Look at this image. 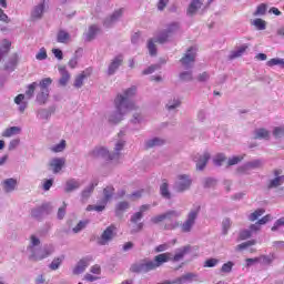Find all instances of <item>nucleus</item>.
Segmentation results:
<instances>
[{"label": "nucleus", "instance_id": "obj_54", "mask_svg": "<svg viewBox=\"0 0 284 284\" xmlns=\"http://www.w3.org/2000/svg\"><path fill=\"white\" fill-rule=\"evenodd\" d=\"M252 26H255L256 30H265L267 28V23L261 18L253 20Z\"/></svg>", "mask_w": 284, "mask_h": 284}, {"label": "nucleus", "instance_id": "obj_22", "mask_svg": "<svg viewBox=\"0 0 284 284\" xmlns=\"http://www.w3.org/2000/svg\"><path fill=\"white\" fill-rule=\"evenodd\" d=\"M99 185V180H94L90 186H87L82 192H81V201L82 203H85L90 196H92V192H94V187Z\"/></svg>", "mask_w": 284, "mask_h": 284}, {"label": "nucleus", "instance_id": "obj_20", "mask_svg": "<svg viewBox=\"0 0 284 284\" xmlns=\"http://www.w3.org/2000/svg\"><path fill=\"white\" fill-rule=\"evenodd\" d=\"M90 261H92V257H84L78 262L75 267L73 268V274L79 275L83 274L85 272V267L90 265Z\"/></svg>", "mask_w": 284, "mask_h": 284}, {"label": "nucleus", "instance_id": "obj_4", "mask_svg": "<svg viewBox=\"0 0 284 284\" xmlns=\"http://www.w3.org/2000/svg\"><path fill=\"white\" fill-rule=\"evenodd\" d=\"M192 187V178L187 174H180L173 185V190L179 193L187 192Z\"/></svg>", "mask_w": 284, "mask_h": 284}, {"label": "nucleus", "instance_id": "obj_61", "mask_svg": "<svg viewBox=\"0 0 284 284\" xmlns=\"http://www.w3.org/2000/svg\"><path fill=\"white\" fill-rule=\"evenodd\" d=\"M232 267H234V262L229 261L222 265L221 272L224 274H230V272H232Z\"/></svg>", "mask_w": 284, "mask_h": 284}, {"label": "nucleus", "instance_id": "obj_36", "mask_svg": "<svg viewBox=\"0 0 284 284\" xmlns=\"http://www.w3.org/2000/svg\"><path fill=\"white\" fill-rule=\"evenodd\" d=\"M284 183V175L274 178L273 180H270L267 184L268 190H274V187H280V185H283Z\"/></svg>", "mask_w": 284, "mask_h": 284}, {"label": "nucleus", "instance_id": "obj_33", "mask_svg": "<svg viewBox=\"0 0 284 284\" xmlns=\"http://www.w3.org/2000/svg\"><path fill=\"white\" fill-rule=\"evenodd\" d=\"M90 77V72L82 71L79 75L75 77V80L73 82V85L79 89L83 88V81Z\"/></svg>", "mask_w": 284, "mask_h": 284}, {"label": "nucleus", "instance_id": "obj_7", "mask_svg": "<svg viewBox=\"0 0 284 284\" xmlns=\"http://www.w3.org/2000/svg\"><path fill=\"white\" fill-rule=\"evenodd\" d=\"M136 95V87H130L129 89H125L123 94H118L115 99H123L124 101V105H131V108H129V110H136V104H134L133 101H131L132 97Z\"/></svg>", "mask_w": 284, "mask_h": 284}, {"label": "nucleus", "instance_id": "obj_42", "mask_svg": "<svg viewBox=\"0 0 284 284\" xmlns=\"http://www.w3.org/2000/svg\"><path fill=\"white\" fill-rule=\"evenodd\" d=\"M14 134H21V128H19V126L8 128L2 133V136H6L7 139H10V136H14Z\"/></svg>", "mask_w": 284, "mask_h": 284}, {"label": "nucleus", "instance_id": "obj_14", "mask_svg": "<svg viewBox=\"0 0 284 284\" xmlns=\"http://www.w3.org/2000/svg\"><path fill=\"white\" fill-rule=\"evenodd\" d=\"M81 185H83V182H81V180L69 179L64 184V192L67 194L77 192V190H79L81 187Z\"/></svg>", "mask_w": 284, "mask_h": 284}, {"label": "nucleus", "instance_id": "obj_35", "mask_svg": "<svg viewBox=\"0 0 284 284\" xmlns=\"http://www.w3.org/2000/svg\"><path fill=\"white\" fill-rule=\"evenodd\" d=\"M70 41V33L63 29L58 31L57 42L58 43H68Z\"/></svg>", "mask_w": 284, "mask_h": 284}, {"label": "nucleus", "instance_id": "obj_63", "mask_svg": "<svg viewBox=\"0 0 284 284\" xmlns=\"http://www.w3.org/2000/svg\"><path fill=\"white\" fill-rule=\"evenodd\" d=\"M181 81H192L194 79L192 71H183L180 73Z\"/></svg>", "mask_w": 284, "mask_h": 284}, {"label": "nucleus", "instance_id": "obj_19", "mask_svg": "<svg viewBox=\"0 0 284 284\" xmlns=\"http://www.w3.org/2000/svg\"><path fill=\"white\" fill-rule=\"evenodd\" d=\"M125 148V141L120 140L115 143L114 152L111 153L110 161H119L121 159V152Z\"/></svg>", "mask_w": 284, "mask_h": 284}, {"label": "nucleus", "instance_id": "obj_21", "mask_svg": "<svg viewBox=\"0 0 284 284\" xmlns=\"http://www.w3.org/2000/svg\"><path fill=\"white\" fill-rule=\"evenodd\" d=\"M122 14H123V9L116 10L115 12L112 13L111 17H109L104 20L103 26L105 28H112V26H114V23H116V21H119V19H121Z\"/></svg>", "mask_w": 284, "mask_h": 284}, {"label": "nucleus", "instance_id": "obj_17", "mask_svg": "<svg viewBox=\"0 0 284 284\" xmlns=\"http://www.w3.org/2000/svg\"><path fill=\"white\" fill-rule=\"evenodd\" d=\"M210 153L205 152L203 155H195L194 161L196 162V170L203 171L210 161Z\"/></svg>", "mask_w": 284, "mask_h": 284}, {"label": "nucleus", "instance_id": "obj_25", "mask_svg": "<svg viewBox=\"0 0 284 284\" xmlns=\"http://www.w3.org/2000/svg\"><path fill=\"white\" fill-rule=\"evenodd\" d=\"M58 70L61 74V78L59 79V85L65 88V85H68V82L70 81V72H68V69L65 67H59Z\"/></svg>", "mask_w": 284, "mask_h": 284}, {"label": "nucleus", "instance_id": "obj_64", "mask_svg": "<svg viewBox=\"0 0 284 284\" xmlns=\"http://www.w3.org/2000/svg\"><path fill=\"white\" fill-rule=\"evenodd\" d=\"M216 185V180L213 178H206L203 181V187H214Z\"/></svg>", "mask_w": 284, "mask_h": 284}, {"label": "nucleus", "instance_id": "obj_6", "mask_svg": "<svg viewBox=\"0 0 284 284\" xmlns=\"http://www.w3.org/2000/svg\"><path fill=\"white\" fill-rule=\"evenodd\" d=\"M196 219H199V209L190 211L186 220L181 225V230L184 234L192 232V227L196 224Z\"/></svg>", "mask_w": 284, "mask_h": 284}, {"label": "nucleus", "instance_id": "obj_49", "mask_svg": "<svg viewBox=\"0 0 284 284\" xmlns=\"http://www.w3.org/2000/svg\"><path fill=\"white\" fill-rule=\"evenodd\" d=\"M252 245H256V241L250 240V241L243 242V243L239 244L235 247V250H236V252H243V250H247V247H252Z\"/></svg>", "mask_w": 284, "mask_h": 284}, {"label": "nucleus", "instance_id": "obj_24", "mask_svg": "<svg viewBox=\"0 0 284 284\" xmlns=\"http://www.w3.org/2000/svg\"><path fill=\"white\" fill-rule=\"evenodd\" d=\"M99 34V27L97 24H92L89 27L88 32L84 33V41L90 43V41H94L97 39V36Z\"/></svg>", "mask_w": 284, "mask_h": 284}, {"label": "nucleus", "instance_id": "obj_47", "mask_svg": "<svg viewBox=\"0 0 284 284\" xmlns=\"http://www.w3.org/2000/svg\"><path fill=\"white\" fill-rule=\"evenodd\" d=\"M170 36L166 30L160 32L155 38V43H168Z\"/></svg>", "mask_w": 284, "mask_h": 284}, {"label": "nucleus", "instance_id": "obj_51", "mask_svg": "<svg viewBox=\"0 0 284 284\" xmlns=\"http://www.w3.org/2000/svg\"><path fill=\"white\" fill-rule=\"evenodd\" d=\"M266 65H268V68H274V65H281L282 68H284V59L273 58L266 62Z\"/></svg>", "mask_w": 284, "mask_h": 284}, {"label": "nucleus", "instance_id": "obj_12", "mask_svg": "<svg viewBox=\"0 0 284 284\" xmlns=\"http://www.w3.org/2000/svg\"><path fill=\"white\" fill-rule=\"evenodd\" d=\"M123 65V55H116L108 67L106 74L112 77L116 74V70Z\"/></svg>", "mask_w": 284, "mask_h": 284}, {"label": "nucleus", "instance_id": "obj_27", "mask_svg": "<svg viewBox=\"0 0 284 284\" xmlns=\"http://www.w3.org/2000/svg\"><path fill=\"white\" fill-rule=\"evenodd\" d=\"M45 10V3L42 2L41 4H38L33 8L31 11V19L32 21H37L43 17V11Z\"/></svg>", "mask_w": 284, "mask_h": 284}, {"label": "nucleus", "instance_id": "obj_43", "mask_svg": "<svg viewBox=\"0 0 284 284\" xmlns=\"http://www.w3.org/2000/svg\"><path fill=\"white\" fill-rule=\"evenodd\" d=\"M37 116H38V119H41L42 121H50L52 113L48 109H39L37 111Z\"/></svg>", "mask_w": 284, "mask_h": 284}, {"label": "nucleus", "instance_id": "obj_39", "mask_svg": "<svg viewBox=\"0 0 284 284\" xmlns=\"http://www.w3.org/2000/svg\"><path fill=\"white\" fill-rule=\"evenodd\" d=\"M163 143H165V141H163L161 138H153L145 142V148L150 150V148H159V145H163Z\"/></svg>", "mask_w": 284, "mask_h": 284}, {"label": "nucleus", "instance_id": "obj_52", "mask_svg": "<svg viewBox=\"0 0 284 284\" xmlns=\"http://www.w3.org/2000/svg\"><path fill=\"white\" fill-rule=\"evenodd\" d=\"M272 134L274 136V139H283L284 136V125H280V126H274Z\"/></svg>", "mask_w": 284, "mask_h": 284}, {"label": "nucleus", "instance_id": "obj_1", "mask_svg": "<svg viewBox=\"0 0 284 284\" xmlns=\"http://www.w3.org/2000/svg\"><path fill=\"white\" fill-rule=\"evenodd\" d=\"M114 106L116 111L109 115V122L116 125V123H121V121H123V116L128 114V112H132V110H130L132 105L125 104V100L120 97L119 99L114 100Z\"/></svg>", "mask_w": 284, "mask_h": 284}, {"label": "nucleus", "instance_id": "obj_56", "mask_svg": "<svg viewBox=\"0 0 284 284\" xmlns=\"http://www.w3.org/2000/svg\"><path fill=\"white\" fill-rule=\"evenodd\" d=\"M146 48L151 57H156L158 49H156V44H154V40L150 39L148 41Z\"/></svg>", "mask_w": 284, "mask_h": 284}, {"label": "nucleus", "instance_id": "obj_57", "mask_svg": "<svg viewBox=\"0 0 284 284\" xmlns=\"http://www.w3.org/2000/svg\"><path fill=\"white\" fill-rule=\"evenodd\" d=\"M263 214H265V210L257 209L255 212H253L248 215V221L254 222L258 219V216H263Z\"/></svg>", "mask_w": 284, "mask_h": 284}, {"label": "nucleus", "instance_id": "obj_59", "mask_svg": "<svg viewBox=\"0 0 284 284\" xmlns=\"http://www.w3.org/2000/svg\"><path fill=\"white\" fill-rule=\"evenodd\" d=\"M245 50H247V47H241L240 49L231 53L230 59L232 60V59H239V57H243V54L245 53Z\"/></svg>", "mask_w": 284, "mask_h": 284}, {"label": "nucleus", "instance_id": "obj_44", "mask_svg": "<svg viewBox=\"0 0 284 284\" xmlns=\"http://www.w3.org/2000/svg\"><path fill=\"white\" fill-rule=\"evenodd\" d=\"M128 207H130V203H128L125 201L119 202L115 205V215L121 216L123 214V212H125V210H128Z\"/></svg>", "mask_w": 284, "mask_h": 284}, {"label": "nucleus", "instance_id": "obj_55", "mask_svg": "<svg viewBox=\"0 0 284 284\" xmlns=\"http://www.w3.org/2000/svg\"><path fill=\"white\" fill-rule=\"evenodd\" d=\"M14 68H17V58H11L4 65V70L7 72H14Z\"/></svg>", "mask_w": 284, "mask_h": 284}, {"label": "nucleus", "instance_id": "obj_16", "mask_svg": "<svg viewBox=\"0 0 284 284\" xmlns=\"http://www.w3.org/2000/svg\"><path fill=\"white\" fill-rule=\"evenodd\" d=\"M190 252H192V246L190 245L178 248L171 261H173V263H179V261H183V258H185V254H190Z\"/></svg>", "mask_w": 284, "mask_h": 284}, {"label": "nucleus", "instance_id": "obj_53", "mask_svg": "<svg viewBox=\"0 0 284 284\" xmlns=\"http://www.w3.org/2000/svg\"><path fill=\"white\" fill-rule=\"evenodd\" d=\"M65 145H67L65 140H61L60 143L54 144L53 146L50 148V150L51 152H54V153L63 152V150H65Z\"/></svg>", "mask_w": 284, "mask_h": 284}, {"label": "nucleus", "instance_id": "obj_28", "mask_svg": "<svg viewBox=\"0 0 284 284\" xmlns=\"http://www.w3.org/2000/svg\"><path fill=\"white\" fill-rule=\"evenodd\" d=\"M26 99L24 94H18L14 98V103L17 105H19L18 110L21 114H23L26 112V110L28 109V102L23 101Z\"/></svg>", "mask_w": 284, "mask_h": 284}, {"label": "nucleus", "instance_id": "obj_38", "mask_svg": "<svg viewBox=\"0 0 284 284\" xmlns=\"http://www.w3.org/2000/svg\"><path fill=\"white\" fill-rule=\"evenodd\" d=\"M254 139H265L267 141L270 140V131L264 128L256 129L254 131Z\"/></svg>", "mask_w": 284, "mask_h": 284}, {"label": "nucleus", "instance_id": "obj_32", "mask_svg": "<svg viewBox=\"0 0 284 284\" xmlns=\"http://www.w3.org/2000/svg\"><path fill=\"white\" fill-rule=\"evenodd\" d=\"M50 91L40 90V92L36 97V101L39 105H45V103H48Z\"/></svg>", "mask_w": 284, "mask_h": 284}, {"label": "nucleus", "instance_id": "obj_62", "mask_svg": "<svg viewBox=\"0 0 284 284\" xmlns=\"http://www.w3.org/2000/svg\"><path fill=\"white\" fill-rule=\"evenodd\" d=\"M265 12H267V4L265 3H261L260 6H257L254 16L258 17V16H263L265 14Z\"/></svg>", "mask_w": 284, "mask_h": 284}, {"label": "nucleus", "instance_id": "obj_23", "mask_svg": "<svg viewBox=\"0 0 284 284\" xmlns=\"http://www.w3.org/2000/svg\"><path fill=\"white\" fill-rule=\"evenodd\" d=\"M17 179L14 178H9V179H6L3 182H2V187H3V191L7 193V194H10V192H14L17 190Z\"/></svg>", "mask_w": 284, "mask_h": 284}, {"label": "nucleus", "instance_id": "obj_41", "mask_svg": "<svg viewBox=\"0 0 284 284\" xmlns=\"http://www.w3.org/2000/svg\"><path fill=\"white\" fill-rule=\"evenodd\" d=\"M181 28V24L179 22H171L166 26V33H169V37H172V34H176Z\"/></svg>", "mask_w": 284, "mask_h": 284}, {"label": "nucleus", "instance_id": "obj_8", "mask_svg": "<svg viewBox=\"0 0 284 284\" xmlns=\"http://www.w3.org/2000/svg\"><path fill=\"white\" fill-rule=\"evenodd\" d=\"M154 270V264L152 261L148 260L131 266V272H134L135 274H148V272H152Z\"/></svg>", "mask_w": 284, "mask_h": 284}, {"label": "nucleus", "instance_id": "obj_5", "mask_svg": "<svg viewBox=\"0 0 284 284\" xmlns=\"http://www.w3.org/2000/svg\"><path fill=\"white\" fill-rule=\"evenodd\" d=\"M116 237V226L114 224L109 225L98 239V245H110L111 241Z\"/></svg>", "mask_w": 284, "mask_h": 284}, {"label": "nucleus", "instance_id": "obj_48", "mask_svg": "<svg viewBox=\"0 0 284 284\" xmlns=\"http://www.w3.org/2000/svg\"><path fill=\"white\" fill-rule=\"evenodd\" d=\"M37 88H39L38 82L29 84L26 90V97H28V99H32V97H34V91L37 90Z\"/></svg>", "mask_w": 284, "mask_h": 284}, {"label": "nucleus", "instance_id": "obj_10", "mask_svg": "<svg viewBox=\"0 0 284 284\" xmlns=\"http://www.w3.org/2000/svg\"><path fill=\"white\" fill-rule=\"evenodd\" d=\"M50 212H52V206L48 203L42 204L39 207H36L31 211V216L33 219H43V216L50 214Z\"/></svg>", "mask_w": 284, "mask_h": 284}, {"label": "nucleus", "instance_id": "obj_60", "mask_svg": "<svg viewBox=\"0 0 284 284\" xmlns=\"http://www.w3.org/2000/svg\"><path fill=\"white\" fill-rule=\"evenodd\" d=\"M225 154L223 153H219L217 155H215V158L213 159V163L214 165H216L217 168H221V165H223V162L225 161Z\"/></svg>", "mask_w": 284, "mask_h": 284}, {"label": "nucleus", "instance_id": "obj_40", "mask_svg": "<svg viewBox=\"0 0 284 284\" xmlns=\"http://www.w3.org/2000/svg\"><path fill=\"white\" fill-rule=\"evenodd\" d=\"M63 261H65V255L54 257L52 260L51 264L49 265V267L54 272V271L59 270V267H61V264L63 263Z\"/></svg>", "mask_w": 284, "mask_h": 284}, {"label": "nucleus", "instance_id": "obj_26", "mask_svg": "<svg viewBox=\"0 0 284 284\" xmlns=\"http://www.w3.org/2000/svg\"><path fill=\"white\" fill-rule=\"evenodd\" d=\"M160 194L162 199H166L168 201L172 199V192H170V183H168V180H162V184L160 185Z\"/></svg>", "mask_w": 284, "mask_h": 284}, {"label": "nucleus", "instance_id": "obj_18", "mask_svg": "<svg viewBox=\"0 0 284 284\" xmlns=\"http://www.w3.org/2000/svg\"><path fill=\"white\" fill-rule=\"evenodd\" d=\"M172 253H162L154 257L152 261L154 270H158V267H161L163 263H168V261H171Z\"/></svg>", "mask_w": 284, "mask_h": 284}, {"label": "nucleus", "instance_id": "obj_11", "mask_svg": "<svg viewBox=\"0 0 284 284\" xmlns=\"http://www.w3.org/2000/svg\"><path fill=\"white\" fill-rule=\"evenodd\" d=\"M141 219H143V214L140 212H135L131 219L130 222L135 224L133 225L132 230H131V234H139V232H141V230H143V222H140Z\"/></svg>", "mask_w": 284, "mask_h": 284}, {"label": "nucleus", "instance_id": "obj_2", "mask_svg": "<svg viewBox=\"0 0 284 284\" xmlns=\"http://www.w3.org/2000/svg\"><path fill=\"white\" fill-rule=\"evenodd\" d=\"M52 254H54V246L45 244L42 248L38 247L29 253V261L37 263L39 261H43V258H48V256H52Z\"/></svg>", "mask_w": 284, "mask_h": 284}, {"label": "nucleus", "instance_id": "obj_3", "mask_svg": "<svg viewBox=\"0 0 284 284\" xmlns=\"http://www.w3.org/2000/svg\"><path fill=\"white\" fill-rule=\"evenodd\" d=\"M196 47H190L181 58L180 63L183 65L184 70H192V68H194V63H196Z\"/></svg>", "mask_w": 284, "mask_h": 284}, {"label": "nucleus", "instance_id": "obj_29", "mask_svg": "<svg viewBox=\"0 0 284 284\" xmlns=\"http://www.w3.org/2000/svg\"><path fill=\"white\" fill-rule=\"evenodd\" d=\"M203 6V0H192L187 8L189 17H194V13Z\"/></svg>", "mask_w": 284, "mask_h": 284}, {"label": "nucleus", "instance_id": "obj_30", "mask_svg": "<svg viewBox=\"0 0 284 284\" xmlns=\"http://www.w3.org/2000/svg\"><path fill=\"white\" fill-rule=\"evenodd\" d=\"M196 278L194 273H186L181 277H178L173 281V284H184V283H192Z\"/></svg>", "mask_w": 284, "mask_h": 284}, {"label": "nucleus", "instance_id": "obj_13", "mask_svg": "<svg viewBox=\"0 0 284 284\" xmlns=\"http://www.w3.org/2000/svg\"><path fill=\"white\" fill-rule=\"evenodd\" d=\"M53 174H59L65 166V158H53L49 163Z\"/></svg>", "mask_w": 284, "mask_h": 284}, {"label": "nucleus", "instance_id": "obj_46", "mask_svg": "<svg viewBox=\"0 0 284 284\" xmlns=\"http://www.w3.org/2000/svg\"><path fill=\"white\" fill-rule=\"evenodd\" d=\"M257 258H258V263H261V265H272V263H274V254L261 255Z\"/></svg>", "mask_w": 284, "mask_h": 284}, {"label": "nucleus", "instance_id": "obj_37", "mask_svg": "<svg viewBox=\"0 0 284 284\" xmlns=\"http://www.w3.org/2000/svg\"><path fill=\"white\" fill-rule=\"evenodd\" d=\"M165 108L166 110H169V112H172V110H176V108H181V100L179 98H172L168 101Z\"/></svg>", "mask_w": 284, "mask_h": 284}, {"label": "nucleus", "instance_id": "obj_45", "mask_svg": "<svg viewBox=\"0 0 284 284\" xmlns=\"http://www.w3.org/2000/svg\"><path fill=\"white\" fill-rule=\"evenodd\" d=\"M88 225H90V220H82L72 229V232L79 234V232L85 230Z\"/></svg>", "mask_w": 284, "mask_h": 284}, {"label": "nucleus", "instance_id": "obj_31", "mask_svg": "<svg viewBox=\"0 0 284 284\" xmlns=\"http://www.w3.org/2000/svg\"><path fill=\"white\" fill-rule=\"evenodd\" d=\"M112 196H114V186L109 185L104 187L102 203L108 205V202L112 199Z\"/></svg>", "mask_w": 284, "mask_h": 284}, {"label": "nucleus", "instance_id": "obj_9", "mask_svg": "<svg viewBox=\"0 0 284 284\" xmlns=\"http://www.w3.org/2000/svg\"><path fill=\"white\" fill-rule=\"evenodd\" d=\"M263 160H252L237 168L239 174H245L248 170H258L263 168Z\"/></svg>", "mask_w": 284, "mask_h": 284}, {"label": "nucleus", "instance_id": "obj_50", "mask_svg": "<svg viewBox=\"0 0 284 284\" xmlns=\"http://www.w3.org/2000/svg\"><path fill=\"white\" fill-rule=\"evenodd\" d=\"M40 90L50 91V87L52 85V80L50 78H44L38 83Z\"/></svg>", "mask_w": 284, "mask_h": 284}, {"label": "nucleus", "instance_id": "obj_34", "mask_svg": "<svg viewBox=\"0 0 284 284\" xmlns=\"http://www.w3.org/2000/svg\"><path fill=\"white\" fill-rule=\"evenodd\" d=\"M39 245H41V240H39V237H37L36 235H31L30 244L27 247V251L30 254L31 252H34L39 247Z\"/></svg>", "mask_w": 284, "mask_h": 284}, {"label": "nucleus", "instance_id": "obj_58", "mask_svg": "<svg viewBox=\"0 0 284 284\" xmlns=\"http://www.w3.org/2000/svg\"><path fill=\"white\" fill-rule=\"evenodd\" d=\"M179 216H181V211H174V210H170V211H166L164 213V219L166 220H170V219H179Z\"/></svg>", "mask_w": 284, "mask_h": 284}, {"label": "nucleus", "instance_id": "obj_15", "mask_svg": "<svg viewBox=\"0 0 284 284\" xmlns=\"http://www.w3.org/2000/svg\"><path fill=\"white\" fill-rule=\"evenodd\" d=\"M90 156H92V159H109L110 161L112 153H110V151H108L105 148L99 146L90 152Z\"/></svg>", "mask_w": 284, "mask_h": 284}]
</instances>
